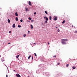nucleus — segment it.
<instances>
[{
	"mask_svg": "<svg viewBox=\"0 0 77 77\" xmlns=\"http://www.w3.org/2000/svg\"><path fill=\"white\" fill-rule=\"evenodd\" d=\"M27 77H30V76H28Z\"/></svg>",
	"mask_w": 77,
	"mask_h": 77,
	"instance_id": "nucleus-43",
	"label": "nucleus"
},
{
	"mask_svg": "<svg viewBox=\"0 0 77 77\" xmlns=\"http://www.w3.org/2000/svg\"><path fill=\"white\" fill-rule=\"evenodd\" d=\"M57 65H60V63H57Z\"/></svg>",
	"mask_w": 77,
	"mask_h": 77,
	"instance_id": "nucleus-26",
	"label": "nucleus"
},
{
	"mask_svg": "<svg viewBox=\"0 0 77 77\" xmlns=\"http://www.w3.org/2000/svg\"><path fill=\"white\" fill-rule=\"evenodd\" d=\"M53 57H56V55H55L54 56H53Z\"/></svg>",
	"mask_w": 77,
	"mask_h": 77,
	"instance_id": "nucleus-30",
	"label": "nucleus"
},
{
	"mask_svg": "<svg viewBox=\"0 0 77 77\" xmlns=\"http://www.w3.org/2000/svg\"><path fill=\"white\" fill-rule=\"evenodd\" d=\"M46 19V21H48V18H47Z\"/></svg>",
	"mask_w": 77,
	"mask_h": 77,
	"instance_id": "nucleus-21",
	"label": "nucleus"
},
{
	"mask_svg": "<svg viewBox=\"0 0 77 77\" xmlns=\"http://www.w3.org/2000/svg\"><path fill=\"white\" fill-rule=\"evenodd\" d=\"M34 15H36V12H35L34 13Z\"/></svg>",
	"mask_w": 77,
	"mask_h": 77,
	"instance_id": "nucleus-31",
	"label": "nucleus"
},
{
	"mask_svg": "<svg viewBox=\"0 0 77 77\" xmlns=\"http://www.w3.org/2000/svg\"><path fill=\"white\" fill-rule=\"evenodd\" d=\"M48 45H50V43H49V42H48Z\"/></svg>",
	"mask_w": 77,
	"mask_h": 77,
	"instance_id": "nucleus-38",
	"label": "nucleus"
},
{
	"mask_svg": "<svg viewBox=\"0 0 77 77\" xmlns=\"http://www.w3.org/2000/svg\"><path fill=\"white\" fill-rule=\"evenodd\" d=\"M9 33H11V31H9Z\"/></svg>",
	"mask_w": 77,
	"mask_h": 77,
	"instance_id": "nucleus-28",
	"label": "nucleus"
},
{
	"mask_svg": "<svg viewBox=\"0 0 77 77\" xmlns=\"http://www.w3.org/2000/svg\"><path fill=\"white\" fill-rule=\"evenodd\" d=\"M34 20H31V22H33Z\"/></svg>",
	"mask_w": 77,
	"mask_h": 77,
	"instance_id": "nucleus-29",
	"label": "nucleus"
},
{
	"mask_svg": "<svg viewBox=\"0 0 77 77\" xmlns=\"http://www.w3.org/2000/svg\"><path fill=\"white\" fill-rule=\"evenodd\" d=\"M45 23H47V21H45Z\"/></svg>",
	"mask_w": 77,
	"mask_h": 77,
	"instance_id": "nucleus-33",
	"label": "nucleus"
},
{
	"mask_svg": "<svg viewBox=\"0 0 77 77\" xmlns=\"http://www.w3.org/2000/svg\"><path fill=\"white\" fill-rule=\"evenodd\" d=\"M31 57V55H29V56L28 57V59H29Z\"/></svg>",
	"mask_w": 77,
	"mask_h": 77,
	"instance_id": "nucleus-16",
	"label": "nucleus"
},
{
	"mask_svg": "<svg viewBox=\"0 0 77 77\" xmlns=\"http://www.w3.org/2000/svg\"><path fill=\"white\" fill-rule=\"evenodd\" d=\"M2 62H3V61H4V60H3L2 59Z\"/></svg>",
	"mask_w": 77,
	"mask_h": 77,
	"instance_id": "nucleus-36",
	"label": "nucleus"
},
{
	"mask_svg": "<svg viewBox=\"0 0 77 77\" xmlns=\"http://www.w3.org/2000/svg\"><path fill=\"white\" fill-rule=\"evenodd\" d=\"M69 65L68 64H67L66 65V67H68V66H69Z\"/></svg>",
	"mask_w": 77,
	"mask_h": 77,
	"instance_id": "nucleus-19",
	"label": "nucleus"
},
{
	"mask_svg": "<svg viewBox=\"0 0 77 77\" xmlns=\"http://www.w3.org/2000/svg\"><path fill=\"white\" fill-rule=\"evenodd\" d=\"M20 21H21V22H23V20L21 19L20 20Z\"/></svg>",
	"mask_w": 77,
	"mask_h": 77,
	"instance_id": "nucleus-27",
	"label": "nucleus"
},
{
	"mask_svg": "<svg viewBox=\"0 0 77 77\" xmlns=\"http://www.w3.org/2000/svg\"><path fill=\"white\" fill-rule=\"evenodd\" d=\"M47 18V17H46V16H45V17H44V18L45 19H46Z\"/></svg>",
	"mask_w": 77,
	"mask_h": 77,
	"instance_id": "nucleus-23",
	"label": "nucleus"
},
{
	"mask_svg": "<svg viewBox=\"0 0 77 77\" xmlns=\"http://www.w3.org/2000/svg\"><path fill=\"white\" fill-rule=\"evenodd\" d=\"M34 55H35V56L36 57V53L34 54Z\"/></svg>",
	"mask_w": 77,
	"mask_h": 77,
	"instance_id": "nucleus-25",
	"label": "nucleus"
},
{
	"mask_svg": "<svg viewBox=\"0 0 77 77\" xmlns=\"http://www.w3.org/2000/svg\"><path fill=\"white\" fill-rule=\"evenodd\" d=\"M28 19H29V20H32V18L30 17H29Z\"/></svg>",
	"mask_w": 77,
	"mask_h": 77,
	"instance_id": "nucleus-17",
	"label": "nucleus"
},
{
	"mask_svg": "<svg viewBox=\"0 0 77 77\" xmlns=\"http://www.w3.org/2000/svg\"><path fill=\"white\" fill-rule=\"evenodd\" d=\"M16 76H17V77H21V76H20V74H19L17 73V74H16Z\"/></svg>",
	"mask_w": 77,
	"mask_h": 77,
	"instance_id": "nucleus-2",
	"label": "nucleus"
},
{
	"mask_svg": "<svg viewBox=\"0 0 77 77\" xmlns=\"http://www.w3.org/2000/svg\"><path fill=\"white\" fill-rule=\"evenodd\" d=\"M14 71H15V70H14Z\"/></svg>",
	"mask_w": 77,
	"mask_h": 77,
	"instance_id": "nucleus-41",
	"label": "nucleus"
},
{
	"mask_svg": "<svg viewBox=\"0 0 77 77\" xmlns=\"http://www.w3.org/2000/svg\"><path fill=\"white\" fill-rule=\"evenodd\" d=\"M45 12L46 14H48V12H47V11H45Z\"/></svg>",
	"mask_w": 77,
	"mask_h": 77,
	"instance_id": "nucleus-10",
	"label": "nucleus"
},
{
	"mask_svg": "<svg viewBox=\"0 0 77 77\" xmlns=\"http://www.w3.org/2000/svg\"><path fill=\"white\" fill-rule=\"evenodd\" d=\"M18 13H17V12H16L15 13V16H18Z\"/></svg>",
	"mask_w": 77,
	"mask_h": 77,
	"instance_id": "nucleus-7",
	"label": "nucleus"
},
{
	"mask_svg": "<svg viewBox=\"0 0 77 77\" xmlns=\"http://www.w3.org/2000/svg\"><path fill=\"white\" fill-rule=\"evenodd\" d=\"M16 21H18V17H16Z\"/></svg>",
	"mask_w": 77,
	"mask_h": 77,
	"instance_id": "nucleus-8",
	"label": "nucleus"
},
{
	"mask_svg": "<svg viewBox=\"0 0 77 77\" xmlns=\"http://www.w3.org/2000/svg\"><path fill=\"white\" fill-rule=\"evenodd\" d=\"M8 23H10V20L9 19H8Z\"/></svg>",
	"mask_w": 77,
	"mask_h": 77,
	"instance_id": "nucleus-14",
	"label": "nucleus"
},
{
	"mask_svg": "<svg viewBox=\"0 0 77 77\" xmlns=\"http://www.w3.org/2000/svg\"><path fill=\"white\" fill-rule=\"evenodd\" d=\"M26 34H24L23 37H26Z\"/></svg>",
	"mask_w": 77,
	"mask_h": 77,
	"instance_id": "nucleus-18",
	"label": "nucleus"
},
{
	"mask_svg": "<svg viewBox=\"0 0 77 77\" xmlns=\"http://www.w3.org/2000/svg\"><path fill=\"white\" fill-rule=\"evenodd\" d=\"M6 77H8V75H6Z\"/></svg>",
	"mask_w": 77,
	"mask_h": 77,
	"instance_id": "nucleus-37",
	"label": "nucleus"
},
{
	"mask_svg": "<svg viewBox=\"0 0 77 77\" xmlns=\"http://www.w3.org/2000/svg\"><path fill=\"white\" fill-rule=\"evenodd\" d=\"M11 44V42H9L8 43V44Z\"/></svg>",
	"mask_w": 77,
	"mask_h": 77,
	"instance_id": "nucleus-35",
	"label": "nucleus"
},
{
	"mask_svg": "<svg viewBox=\"0 0 77 77\" xmlns=\"http://www.w3.org/2000/svg\"><path fill=\"white\" fill-rule=\"evenodd\" d=\"M28 33H30V31H28Z\"/></svg>",
	"mask_w": 77,
	"mask_h": 77,
	"instance_id": "nucleus-34",
	"label": "nucleus"
},
{
	"mask_svg": "<svg viewBox=\"0 0 77 77\" xmlns=\"http://www.w3.org/2000/svg\"><path fill=\"white\" fill-rule=\"evenodd\" d=\"M57 31H58V32H60V30H59V29H58Z\"/></svg>",
	"mask_w": 77,
	"mask_h": 77,
	"instance_id": "nucleus-24",
	"label": "nucleus"
},
{
	"mask_svg": "<svg viewBox=\"0 0 77 77\" xmlns=\"http://www.w3.org/2000/svg\"><path fill=\"white\" fill-rule=\"evenodd\" d=\"M64 23H65V20H63V21L62 22V24H64Z\"/></svg>",
	"mask_w": 77,
	"mask_h": 77,
	"instance_id": "nucleus-11",
	"label": "nucleus"
},
{
	"mask_svg": "<svg viewBox=\"0 0 77 77\" xmlns=\"http://www.w3.org/2000/svg\"><path fill=\"white\" fill-rule=\"evenodd\" d=\"M72 27H74V26H73V25H72Z\"/></svg>",
	"mask_w": 77,
	"mask_h": 77,
	"instance_id": "nucleus-39",
	"label": "nucleus"
},
{
	"mask_svg": "<svg viewBox=\"0 0 77 77\" xmlns=\"http://www.w3.org/2000/svg\"><path fill=\"white\" fill-rule=\"evenodd\" d=\"M49 20H51V16H50L49 17Z\"/></svg>",
	"mask_w": 77,
	"mask_h": 77,
	"instance_id": "nucleus-13",
	"label": "nucleus"
},
{
	"mask_svg": "<svg viewBox=\"0 0 77 77\" xmlns=\"http://www.w3.org/2000/svg\"><path fill=\"white\" fill-rule=\"evenodd\" d=\"M1 57V56L0 55V57Z\"/></svg>",
	"mask_w": 77,
	"mask_h": 77,
	"instance_id": "nucleus-42",
	"label": "nucleus"
},
{
	"mask_svg": "<svg viewBox=\"0 0 77 77\" xmlns=\"http://www.w3.org/2000/svg\"><path fill=\"white\" fill-rule=\"evenodd\" d=\"M19 56H20V55H18L16 57V58H18V57H19Z\"/></svg>",
	"mask_w": 77,
	"mask_h": 77,
	"instance_id": "nucleus-12",
	"label": "nucleus"
},
{
	"mask_svg": "<svg viewBox=\"0 0 77 77\" xmlns=\"http://www.w3.org/2000/svg\"><path fill=\"white\" fill-rule=\"evenodd\" d=\"M15 23H14L12 26L13 27V28H14L15 27Z\"/></svg>",
	"mask_w": 77,
	"mask_h": 77,
	"instance_id": "nucleus-6",
	"label": "nucleus"
},
{
	"mask_svg": "<svg viewBox=\"0 0 77 77\" xmlns=\"http://www.w3.org/2000/svg\"><path fill=\"white\" fill-rule=\"evenodd\" d=\"M76 68V67H75L73 66V67H72V68L73 69H75V68Z\"/></svg>",
	"mask_w": 77,
	"mask_h": 77,
	"instance_id": "nucleus-15",
	"label": "nucleus"
},
{
	"mask_svg": "<svg viewBox=\"0 0 77 77\" xmlns=\"http://www.w3.org/2000/svg\"><path fill=\"white\" fill-rule=\"evenodd\" d=\"M75 33H77V31H75Z\"/></svg>",
	"mask_w": 77,
	"mask_h": 77,
	"instance_id": "nucleus-32",
	"label": "nucleus"
},
{
	"mask_svg": "<svg viewBox=\"0 0 77 77\" xmlns=\"http://www.w3.org/2000/svg\"><path fill=\"white\" fill-rule=\"evenodd\" d=\"M56 28H57V26L56 27Z\"/></svg>",
	"mask_w": 77,
	"mask_h": 77,
	"instance_id": "nucleus-40",
	"label": "nucleus"
},
{
	"mask_svg": "<svg viewBox=\"0 0 77 77\" xmlns=\"http://www.w3.org/2000/svg\"><path fill=\"white\" fill-rule=\"evenodd\" d=\"M31 29H33V25H31Z\"/></svg>",
	"mask_w": 77,
	"mask_h": 77,
	"instance_id": "nucleus-9",
	"label": "nucleus"
},
{
	"mask_svg": "<svg viewBox=\"0 0 77 77\" xmlns=\"http://www.w3.org/2000/svg\"><path fill=\"white\" fill-rule=\"evenodd\" d=\"M18 27H21V26L20 25H18Z\"/></svg>",
	"mask_w": 77,
	"mask_h": 77,
	"instance_id": "nucleus-22",
	"label": "nucleus"
},
{
	"mask_svg": "<svg viewBox=\"0 0 77 77\" xmlns=\"http://www.w3.org/2000/svg\"><path fill=\"white\" fill-rule=\"evenodd\" d=\"M26 11L27 12L29 11V9L27 8H25Z\"/></svg>",
	"mask_w": 77,
	"mask_h": 77,
	"instance_id": "nucleus-4",
	"label": "nucleus"
},
{
	"mask_svg": "<svg viewBox=\"0 0 77 77\" xmlns=\"http://www.w3.org/2000/svg\"><path fill=\"white\" fill-rule=\"evenodd\" d=\"M32 60H33V56H32Z\"/></svg>",
	"mask_w": 77,
	"mask_h": 77,
	"instance_id": "nucleus-20",
	"label": "nucleus"
},
{
	"mask_svg": "<svg viewBox=\"0 0 77 77\" xmlns=\"http://www.w3.org/2000/svg\"><path fill=\"white\" fill-rule=\"evenodd\" d=\"M57 20V17H56L54 18V20H55V21H56Z\"/></svg>",
	"mask_w": 77,
	"mask_h": 77,
	"instance_id": "nucleus-5",
	"label": "nucleus"
},
{
	"mask_svg": "<svg viewBox=\"0 0 77 77\" xmlns=\"http://www.w3.org/2000/svg\"><path fill=\"white\" fill-rule=\"evenodd\" d=\"M28 4L29 6H32V4H31V2L30 1H29Z\"/></svg>",
	"mask_w": 77,
	"mask_h": 77,
	"instance_id": "nucleus-3",
	"label": "nucleus"
},
{
	"mask_svg": "<svg viewBox=\"0 0 77 77\" xmlns=\"http://www.w3.org/2000/svg\"><path fill=\"white\" fill-rule=\"evenodd\" d=\"M62 41L61 43H62V44H66V42L68 41V39H63L61 40Z\"/></svg>",
	"mask_w": 77,
	"mask_h": 77,
	"instance_id": "nucleus-1",
	"label": "nucleus"
}]
</instances>
